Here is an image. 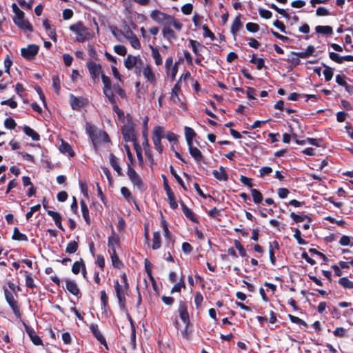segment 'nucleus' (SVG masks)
Returning a JSON list of instances; mask_svg holds the SVG:
<instances>
[{"instance_id":"nucleus-19","label":"nucleus","mask_w":353,"mask_h":353,"mask_svg":"<svg viewBox=\"0 0 353 353\" xmlns=\"http://www.w3.org/2000/svg\"><path fill=\"white\" fill-rule=\"evenodd\" d=\"M47 213L49 216H50L53 219L57 227L59 230L64 231V228H63V227L62 225V223H61L62 218H61V214L59 212H54L52 210H48Z\"/></svg>"},{"instance_id":"nucleus-27","label":"nucleus","mask_w":353,"mask_h":353,"mask_svg":"<svg viewBox=\"0 0 353 353\" xmlns=\"http://www.w3.org/2000/svg\"><path fill=\"white\" fill-rule=\"evenodd\" d=\"M185 137L188 145H192L193 139L196 137V134L194 130L188 126L184 128Z\"/></svg>"},{"instance_id":"nucleus-63","label":"nucleus","mask_w":353,"mask_h":353,"mask_svg":"<svg viewBox=\"0 0 353 353\" xmlns=\"http://www.w3.org/2000/svg\"><path fill=\"white\" fill-rule=\"evenodd\" d=\"M114 51L121 56H125L127 53L126 48L123 45H117L114 47Z\"/></svg>"},{"instance_id":"nucleus-12","label":"nucleus","mask_w":353,"mask_h":353,"mask_svg":"<svg viewBox=\"0 0 353 353\" xmlns=\"http://www.w3.org/2000/svg\"><path fill=\"white\" fill-rule=\"evenodd\" d=\"M87 99L82 97H75L74 94H70V104L71 108L74 110H80L83 108L87 102Z\"/></svg>"},{"instance_id":"nucleus-46","label":"nucleus","mask_w":353,"mask_h":353,"mask_svg":"<svg viewBox=\"0 0 353 353\" xmlns=\"http://www.w3.org/2000/svg\"><path fill=\"white\" fill-rule=\"evenodd\" d=\"M339 283L344 288L353 289V281H350L347 277L340 278Z\"/></svg>"},{"instance_id":"nucleus-20","label":"nucleus","mask_w":353,"mask_h":353,"mask_svg":"<svg viewBox=\"0 0 353 353\" xmlns=\"http://www.w3.org/2000/svg\"><path fill=\"white\" fill-rule=\"evenodd\" d=\"M110 163L112 168L116 171L119 176H122V170L119 165L118 159L114 156V154L110 153L109 155Z\"/></svg>"},{"instance_id":"nucleus-54","label":"nucleus","mask_w":353,"mask_h":353,"mask_svg":"<svg viewBox=\"0 0 353 353\" xmlns=\"http://www.w3.org/2000/svg\"><path fill=\"white\" fill-rule=\"evenodd\" d=\"M164 131L162 127L157 126L153 131L152 139H161L163 137Z\"/></svg>"},{"instance_id":"nucleus-41","label":"nucleus","mask_w":353,"mask_h":353,"mask_svg":"<svg viewBox=\"0 0 353 353\" xmlns=\"http://www.w3.org/2000/svg\"><path fill=\"white\" fill-rule=\"evenodd\" d=\"M251 194L254 203L259 204L263 201V195L259 190L254 188L251 189Z\"/></svg>"},{"instance_id":"nucleus-7","label":"nucleus","mask_w":353,"mask_h":353,"mask_svg":"<svg viewBox=\"0 0 353 353\" xmlns=\"http://www.w3.org/2000/svg\"><path fill=\"white\" fill-rule=\"evenodd\" d=\"M127 174L134 185L137 186L140 190H143L144 185L141 178L130 165H128Z\"/></svg>"},{"instance_id":"nucleus-39","label":"nucleus","mask_w":353,"mask_h":353,"mask_svg":"<svg viewBox=\"0 0 353 353\" xmlns=\"http://www.w3.org/2000/svg\"><path fill=\"white\" fill-rule=\"evenodd\" d=\"M110 258H111L112 265L114 268H120L121 267L123 266V263L120 261V259L116 252L115 249H113V250H112Z\"/></svg>"},{"instance_id":"nucleus-26","label":"nucleus","mask_w":353,"mask_h":353,"mask_svg":"<svg viewBox=\"0 0 353 353\" xmlns=\"http://www.w3.org/2000/svg\"><path fill=\"white\" fill-rule=\"evenodd\" d=\"M22 129L23 132L27 136L31 137L33 141H37L40 140V135L30 126L24 125Z\"/></svg>"},{"instance_id":"nucleus-44","label":"nucleus","mask_w":353,"mask_h":353,"mask_svg":"<svg viewBox=\"0 0 353 353\" xmlns=\"http://www.w3.org/2000/svg\"><path fill=\"white\" fill-rule=\"evenodd\" d=\"M162 33L163 37L168 40L175 38L174 31L170 27L165 26L163 28Z\"/></svg>"},{"instance_id":"nucleus-33","label":"nucleus","mask_w":353,"mask_h":353,"mask_svg":"<svg viewBox=\"0 0 353 353\" xmlns=\"http://www.w3.org/2000/svg\"><path fill=\"white\" fill-rule=\"evenodd\" d=\"M143 74L150 82H154L156 81L155 75L152 71L151 67L149 65H146V66L143 68Z\"/></svg>"},{"instance_id":"nucleus-31","label":"nucleus","mask_w":353,"mask_h":353,"mask_svg":"<svg viewBox=\"0 0 353 353\" xmlns=\"http://www.w3.org/2000/svg\"><path fill=\"white\" fill-rule=\"evenodd\" d=\"M81 208L82 212V216L88 225H90L91 223L90 215H89V210L87 206V204L83 200H81L80 202Z\"/></svg>"},{"instance_id":"nucleus-52","label":"nucleus","mask_w":353,"mask_h":353,"mask_svg":"<svg viewBox=\"0 0 353 353\" xmlns=\"http://www.w3.org/2000/svg\"><path fill=\"white\" fill-rule=\"evenodd\" d=\"M103 92L111 104L117 102L116 97L112 90V88L110 90H103Z\"/></svg>"},{"instance_id":"nucleus-47","label":"nucleus","mask_w":353,"mask_h":353,"mask_svg":"<svg viewBox=\"0 0 353 353\" xmlns=\"http://www.w3.org/2000/svg\"><path fill=\"white\" fill-rule=\"evenodd\" d=\"M85 263L82 259H80L79 261H76L73 263L72 266V272L74 274H78L80 272L81 269L83 268Z\"/></svg>"},{"instance_id":"nucleus-53","label":"nucleus","mask_w":353,"mask_h":353,"mask_svg":"<svg viewBox=\"0 0 353 353\" xmlns=\"http://www.w3.org/2000/svg\"><path fill=\"white\" fill-rule=\"evenodd\" d=\"M112 34L119 40L121 41V38L125 37L123 32L116 26L110 27Z\"/></svg>"},{"instance_id":"nucleus-23","label":"nucleus","mask_w":353,"mask_h":353,"mask_svg":"<svg viewBox=\"0 0 353 353\" xmlns=\"http://www.w3.org/2000/svg\"><path fill=\"white\" fill-rule=\"evenodd\" d=\"M119 236L118 234H117L114 230V229L112 228V232L111 235L108 237V247L113 250V249H115L114 245H119Z\"/></svg>"},{"instance_id":"nucleus-1","label":"nucleus","mask_w":353,"mask_h":353,"mask_svg":"<svg viewBox=\"0 0 353 353\" xmlns=\"http://www.w3.org/2000/svg\"><path fill=\"white\" fill-rule=\"evenodd\" d=\"M85 130L94 146L101 142L108 143L110 141V139L106 132L97 130L96 127L90 123H86Z\"/></svg>"},{"instance_id":"nucleus-56","label":"nucleus","mask_w":353,"mask_h":353,"mask_svg":"<svg viewBox=\"0 0 353 353\" xmlns=\"http://www.w3.org/2000/svg\"><path fill=\"white\" fill-rule=\"evenodd\" d=\"M234 243L235 248L239 252V254L243 257L247 256L246 251L243 246L241 245V242L239 240L236 239L234 240Z\"/></svg>"},{"instance_id":"nucleus-57","label":"nucleus","mask_w":353,"mask_h":353,"mask_svg":"<svg viewBox=\"0 0 353 353\" xmlns=\"http://www.w3.org/2000/svg\"><path fill=\"white\" fill-rule=\"evenodd\" d=\"M101 79H102V81H103V90H110V89L112 88L111 80H110L109 77L102 74H101Z\"/></svg>"},{"instance_id":"nucleus-43","label":"nucleus","mask_w":353,"mask_h":353,"mask_svg":"<svg viewBox=\"0 0 353 353\" xmlns=\"http://www.w3.org/2000/svg\"><path fill=\"white\" fill-rule=\"evenodd\" d=\"M125 37L130 41V44L134 49L139 50L141 48V43L135 34L132 36H125Z\"/></svg>"},{"instance_id":"nucleus-58","label":"nucleus","mask_w":353,"mask_h":353,"mask_svg":"<svg viewBox=\"0 0 353 353\" xmlns=\"http://www.w3.org/2000/svg\"><path fill=\"white\" fill-rule=\"evenodd\" d=\"M301 233L299 228L294 230V237L296 239L299 245H306L307 242L301 238Z\"/></svg>"},{"instance_id":"nucleus-13","label":"nucleus","mask_w":353,"mask_h":353,"mask_svg":"<svg viewBox=\"0 0 353 353\" xmlns=\"http://www.w3.org/2000/svg\"><path fill=\"white\" fill-rule=\"evenodd\" d=\"M23 324L24 325L26 332L29 336V337L31 339L32 342L34 345H41L42 344V340L36 334V332L34 331V330L32 327L29 326L28 325H27L25 323H23Z\"/></svg>"},{"instance_id":"nucleus-14","label":"nucleus","mask_w":353,"mask_h":353,"mask_svg":"<svg viewBox=\"0 0 353 353\" xmlns=\"http://www.w3.org/2000/svg\"><path fill=\"white\" fill-rule=\"evenodd\" d=\"M65 288L72 295L77 296L78 299L81 298V293L80 292V290H79L77 284L74 281H71L70 279H66L65 280Z\"/></svg>"},{"instance_id":"nucleus-6","label":"nucleus","mask_w":353,"mask_h":353,"mask_svg":"<svg viewBox=\"0 0 353 353\" xmlns=\"http://www.w3.org/2000/svg\"><path fill=\"white\" fill-rule=\"evenodd\" d=\"M190 47L192 48L193 52L196 55L195 63L196 64L203 66L202 64V60L203 59V57L200 53L202 49L205 48V46L202 45L201 43L196 40L190 39L189 40Z\"/></svg>"},{"instance_id":"nucleus-10","label":"nucleus","mask_w":353,"mask_h":353,"mask_svg":"<svg viewBox=\"0 0 353 353\" xmlns=\"http://www.w3.org/2000/svg\"><path fill=\"white\" fill-rule=\"evenodd\" d=\"M178 312L181 321L188 325L190 323V316L188 312V303L185 301H179Z\"/></svg>"},{"instance_id":"nucleus-18","label":"nucleus","mask_w":353,"mask_h":353,"mask_svg":"<svg viewBox=\"0 0 353 353\" xmlns=\"http://www.w3.org/2000/svg\"><path fill=\"white\" fill-rule=\"evenodd\" d=\"M188 145L189 152L196 162L199 163L203 160V156L201 152L196 147H194L192 144Z\"/></svg>"},{"instance_id":"nucleus-48","label":"nucleus","mask_w":353,"mask_h":353,"mask_svg":"<svg viewBox=\"0 0 353 353\" xmlns=\"http://www.w3.org/2000/svg\"><path fill=\"white\" fill-rule=\"evenodd\" d=\"M52 85L57 94H59L61 90L60 79L59 75H54L52 78Z\"/></svg>"},{"instance_id":"nucleus-45","label":"nucleus","mask_w":353,"mask_h":353,"mask_svg":"<svg viewBox=\"0 0 353 353\" xmlns=\"http://www.w3.org/2000/svg\"><path fill=\"white\" fill-rule=\"evenodd\" d=\"M78 249V243L76 241H70L68 243L65 248V252L68 254H74Z\"/></svg>"},{"instance_id":"nucleus-5","label":"nucleus","mask_w":353,"mask_h":353,"mask_svg":"<svg viewBox=\"0 0 353 353\" xmlns=\"http://www.w3.org/2000/svg\"><path fill=\"white\" fill-rule=\"evenodd\" d=\"M14 24L22 31L32 32L34 31L33 27L30 21L25 19V14H22L19 17H14L13 18Z\"/></svg>"},{"instance_id":"nucleus-62","label":"nucleus","mask_w":353,"mask_h":353,"mask_svg":"<svg viewBox=\"0 0 353 353\" xmlns=\"http://www.w3.org/2000/svg\"><path fill=\"white\" fill-rule=\"evenodd\" d=\"M246 30L250 32H256L259 30V26L257 23L249 22L245 25Z\"/></svg>"},{"instance_id":"nucleus-28","label":"nucleus","mask_w":353,"mask_h":353,"mask_svg":"<svg viewBox=\"0 0 353 353\" xmlns=\"http://www.w3.org/2000/svg\"><path fill=\"white\" fill-rule=\"evenodd\" d=\"M315 31L318 34L331 36L333 34L332 27L330 26H317L315 28Z\"/></svg>"},{"instance_id":"nucleus-32","label":"nucleus","mask_w":353,"mask_h":353,"mask_svg":"<svg viewBox=\"0 0 353 353\" xmlns=\"http://www.w3.org/2000/svg\"><path fill=\"white\" fill-rule=\"evenodd\" d=\"M161 246V238L159 231L153 232L152 248L153 250H158Z\"/></svg>"},{"instance_id":"nucleus-16","label":"nucleus","mask_w":353,"mask_h":353,"mask_svg":"<svg viewBox=\"0 0 353 353\" xmlns=\"http://www.w3.org/2000/svg\"><path fill=\"white\" fill-rule=\"evenodd\" d=\"M329 57L332 61L339 64L342 63L344 61H353V55H345L341 57L337 53L334 52L329 53Z\"/></svg>"},{"instance_id":"nucleus-61","label":"nucleus","mask_w":353,"mask_h":353,"mask_svg":"<svg viewBox=\"0 0 353 353\" xmlns=\"http://www.w3.org/2000/svg\"><path fill=\"white\" fill-rule=\"evenodd\" d=\"M339 244L342 246H353V243H351V239L350 236L347 235H343L340 240H339Z\"/></svg>"},{"instance_id":"nucleus-4","label":"nucleus","mask_w":353,"mask_h":353,"mask_svg":"<svg viewBox=\"0 0 353 353\" xmlns=\"http://www.w3.org/2000/svg\"><path fill=\"white\" fill-rule=\"evenodd\" d=\"M70 30L77 35V41L78 42L83 43L88 39V28L84 26L81 21L71 25Z\"/></svg>"},{"instance_id":"nucleus-30","label":"nucleus","mask_w":353,"mask_h":353,"mask_svg":"<svg viewBox=\"0 0 353 353\" xmlns=\"http://www.w3.org/2000/svg\"><path fill=\"white\" fill-rule=\"evenodd\" d=\"M12 239L18 241H28V236L25 234L20 232L17 227H14L13 229Z\"/></svg>"},{"instance_id":"nucleus-38","label":"nucleus","mask_w":353,"mask_h":353,"mask_svg":"<svg viewBox=\"0 0 353 353\" xmlns=\"http://www.w3.org/2000/svg\"><path fill=\"white\" fill-rule=\"evenodd\" d=\"M169 168H170L171 174L174 177V179H176L177 183L181 186V188L185 191H187L188 189H187L186 186L185 185L183 181L180 177V176L178 175V174L176 173V170H174V167L172 165H170Z\"/></svg>"},{"instance_id":"nucleus-9","label":"nucleus","mask_w":353,"mask_h":353,"mask_svg":"<svg viewBox=\"0 0 353 353\" xmlns=\"http://www.w3.org/2000/svg\"><path fill=\"white\" fill-rule=\"evenodd\" d=\"M90 77L94 82L99 80V74L102 72V68L99 63H97L93 61L86 63Z\"/></svg>"},{"instance_id":"nucleus-60","label":"nucleus","mask_w":353,"mask_h":353,"mask_svg":"<svg viewBox=\"0 0 353 353\" xmlns=\"http://www.w3.org/2000/svg\"><path fill=\"white\" fill-rule=\"evenodd\" d=\"M117 298L118 299V303H119V305L121 310L123 312L126 311L127 310V308L125 306L126 299H125V294L123 295L118 296H117Z\"/></svg>"},{"instance_id":"nucleus-59","label":"nucleus","mask_w":353,"mask_h":353,"mask_svg":"<svg viewBox=\"0 0 353 353\" xmlns=\"http://www.w3.org/2000/svg\"><path fill=\"white\" fill-rule=\"evenodd\" d=\"M3 124L6 128L10 130L14 129L17 125L15 121L12 117L6 119Z\"/></svg>"},{"instance_id":"nucleus-36","label":"nucleus","mask_w":353,"mask_h":353,"mask_svg":"<svg viewBox=\"0 0 353 353\" xmlns=\"http://www.w3.org/2000/svg\"><path fill=\"white\" fill-rule=\"evenodd\" d=\"M323 67L324 68V70L323 74L325 77V81H330L334 75V69L325 63H322Z\"/></svg>"},{"instance_id":"nucleus-40","label":"nucleus","mask_w":353,"mask_h":353,"mask_svg":"<svg viewBox=\"0 0 353 353\" xmlns=\"http://www.w3.org/2000/svg\"><path fill=\"white\" fill-rule=\"evenodd\" d=\"M144 263H145V270L148 277L150 278V281L152 282L153 286L155 288L156 282H155V280L152 274V264L148 259H145Z\"/></svg>"},{"instance_id":"nucleus-29","label":"nucleus","mask_w":353,"mask_h":353,"mask_svg":"<svg viewBox=\"0 0 353 353\" xmlns=\"http://www.w3.org/2000/svg\"><path fill=\"white\" fill-rule=\"evenodd\" d=\"M138 62V58L131 54H128L124 60V65L128 70H131Z\"/></svg>"},{"instance_id":"nucleus-3","label":"nucleus","mask_w":353,"mask_h":353,"mask_svg":"<svg viewBox=\"0 0 353 353\" xmlns=\"http://www.w3.org/2000/svg\"><path fill=\"white\" fill-rule=\"evenodd\" d=\"M4 296L6 302L12 309L15 317L17 319H20L21 317V314L20 312V308L18 305L17 301L14 299L13 293L9 291L7 288L3 289Z\"/></svg>"},{"instance_id":"nucleus-49","label":"nucleus","mask_w":353,"mask_h":353,"mask_svg":"<svg viewBox=\"0 0 353 353\" xmlns=\"http://www.w3.org/2000/svg\"><path fill=\"white\" fill-rule=\"evenodd\" d=\"M290 216L295 223H298L303 222L305 219V217H308V214H296L294 212H291Z\"/></svg>"},{"instance_id":"nucleus-37","label":"nucleus","mask_w":353,"mask_h":353,"mask_svg":"<svg viewBox=\"0 0 353 353\" xmlns=\"http://www.w3.org/2000/svg\"><path fill=\"white\" fill-rule=\"evenodd\" d=\"M181 91V85L179 81H178L172 89L171 99L176 103V101H179V92Z\"/></svg>"},{"instance_id":"nucleus-17","label":"nucleus","mask_w":353,"mask_h":353,"mask_svg":"<svg viewBox=\"0 0 353 353\" xmlns=\"http://www.w3.org/2000/svg\"><path fill=\"white\" fill-rule=\"evenodd\" d=\"M180 204L184 215L194 223H199V220L196 218V214L184 203L183 201H181Z\"/></svg>"},{"instance_id":"nucleus-35","label":"nucleus","mask_w":353,"mask_h":353,"mask_svg":"<svg viewBox=\"0 0 353 353\" xmlns=\"http://www.w3.org/2000/svg\"><path fill=\"white\" fill-rule=\"evenodd\" d=\"M150 48L152 50V56L153 59H154L155 64L157 65H161L163 63V60H162V58L159 53V50L152 46H150Z\"/></svg>"},{"instance_id":"nucleus-64","label":"nucleus","mask_w":353,"mask_h":353,"mask_svg":"<svg viewBox=\"0 0 353 353\" xmlns=\"http://www.w3.org/2000/svg\"><path fill=\"white\" fill-rule=\"evenodd\" d=\"M346 79L347 77H345V74H337L336 76V82L338 85H341V86H345L346 84L347 83L346 82Z\"/></svg>"},{"instance_id":"nucleus-34","label":"nucleus","mask_w":353,"mask_h":353,"mask_svg":"<svg viewBox=\"0 0 353 353\" xmlns=\"http://www.w3.org/2000/svg\"><path fill=\"white\" fill-rule=\"evenodd\" d=\"M121 193L123 195V196L128 201H132L135 204L137 209H139V206L137 205V203L134 198L132 196V194L130 191V190L126 187H122L121 188Z\"/></svg>"},{"instance_id":"nucleus-50","label":"nucleus","mask_w":353,"mask_h":353,"mask_svg":"<svg viewBox=\"0 0 353 353\" xmlns=\"http://www.w3.org/2000/svg\"><path fill=\"white\" fill-rule=\"evenodd\" d=\"M25 277L26 287L31 289L35 288V284L34 283V280L32 277L31 274L27 271H25Z\"/></svg>"},{"instance_id":"nucleus-8","label":"nucleus","mask_w":353,"mask_h":353,"mask_svg":"<svg viewBox=\"0 0 353 353\" xmlns=\"http://www.w3.org/2000/svg\"><path fill=\"white\" fill-rule=\"evenodd\" d=\"M39 46L37 44H29L26 48H21V54L26 60H32L37 54Z\"/></svg>"},{"instance_id":"nucleus-42","label":"nucleus","mask_w":353,"mask_h":353,"mask_svg":"<svg viewBox=\"0 0 353 353\" xmlns=\"http://www.w3.org/2000/svg\"><path fill=\"white\" fill-rule=\"evenodd\" d=\"M166 195L168 196L170 207L172 210L176 209L178 208V203L176 201L175 196H174L173 191H171V192L168 191V192H166Z\"/></svg>"},{"instance_id":"nucleus-21","label":"nucleus","mask_w":353,"mask_h":353,"mask_svg":"<svg viewBox=\"0 0 353 353\" xmlns=\"http://www.w3.org/2000/svg\"><path fill=\"white\" fill-rule=\"evenodd\" d=\"M242 26L243 23L241 21V14H239L238 16L235 17L231 26L230 31L234 37L236 36L237 32L241 30Z\"/></svg>"},{"instance_id":"nucleus-55","label":"nucleus","mask_w":353,"mask_h":353,"mask_svg":"<svg viewBox=\"0 0 353 353\" xmlns=\"http://www.w3.org/2000/svg\"><path fill=\"white\" fill-rule=\"evenodd\" d=\"M185 288V282H184L183 279L181 278L180 279L179 282L174 284V285L172 287L170 292L172 294L174 292H181V288Z\"/></svg>"},{"instance_id":"nucleus-15","label":"nucleus","mask_w":353,"mask_h":353,"mask_svg":"<svg viewBox=\"0 0 353 353\" xmlns=\"http://www.w3.org/2000/svg\"><path fill=\"white\" fill-rule=\"evenodd\" d=\"M89 328L94 335V336L103 345H105L106 349L108 350V346L106 344V341L105 337L101 334V332L99 330L98 325L97 324H91L89 326Z\"/></svg>"},{"instance_id":"nucleus-22","label":"nucleus","mask_w":353,"mask_h":353,"mask_svg":"<svg viewBox=\"0 0 353 353\" xmlns=\"http://www.w3.org/2000/svg\"><path fill=\"white\" fill-rule=\"evenodd\" d=\"M212 174L215 179L219 181H225L228 179V174L223 166L219 167V171L216 170H213Z\"/></svg>"},{"instance_id":"nucleus-51","label":"nucleus","mask_w":353,"mask_h":353,"mask_svg":"<svg viewBox=\"0 0 353 353\" xmlns=\"http://www.w3.org/2000/svg\"><path fill=\"white\" fill-rule=\"evenodd\" d=\"M288 317L290 319V320L291 321V322L294 323H296V324H298L299 325H303L305 327H307V323L303 321V319L297 317V316H295L292 314H288Z\"/></svg>"},{"instance_id":"nucleus-24","label":"nucleus","mask_w":353,"mask_h":353,"mask_svg":"<svg viewBox=\"0 0 353 353\" xmlns=\"http://www.w3.org/2000/svg\"><path fill=\"white\" fill-rule=\"evenodd\" d=\"M59 150L62 153H67L70 157L75 156V152L72 148V146L67 142L62 140L61 144L59 146Z\"/></svg>"},{"instance_id":"nucleus-11","label":"nucleus","mask_w":353,"mask_h":353,"mask_svg":"<svg viewBox=\"0 0 353 353\" xmlns=\"http://www.w3.org/2000/svg\"><path fill=\"white\" fill-rule=\"evenodd\" d=\"M150 17L159 23L168 25L169 20L171 19V15L162 12L158 10H154L150 13Z\"/></svg>"},{"instance_id":"nucleus-2","label":"nucleus","mask_w":353,"mask_h":353,"mask_svg":"<svg viewBox=\"0 0 353 353\" xmlns=\"http://www.w3.org/2000/svg\"><path fill=\"white\" fill-rule=\"evenodd\" d=\"M127 123L121 128V132L125 141H132L137 139L135 132V124L132 121V117L127 114Z\"/></svg>"},{"instance_id":"nucleus-25","label":"nucleus","mask_w":353,"mask_h":353,"mask_svg":"<svg viewBox=\"0 0 353 353\" xmlns=\"http://www.w3.org/2000/svg\"><path fill=\"white\" fill-rule=\"evenodd\" d=\"M161 227L163 228V232H164V236L168 240L172 241V245H173L174 243V240L172 239V233L170 232V231L168 229V224L166 220L164 219V217H163V216L162 214H161Z\"/></svg>"}]
</instances>
